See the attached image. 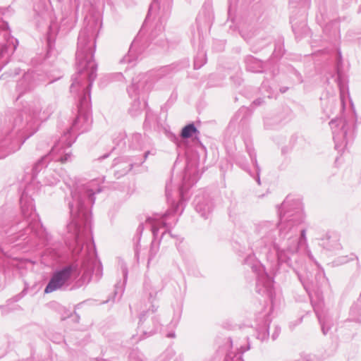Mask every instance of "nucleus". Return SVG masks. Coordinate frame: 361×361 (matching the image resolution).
Wrapping results in <instances>:
<instances>
[{
  "instance_id": "1",
  "label": "nucleus",
  "mask_w": 361,
  "mask_h": 361,
  "mask_svg": "<svg viewBox=\"0 0 361 361\" xmlns=\"http://www.w3.org/2000/svg\"><path fill=\"white\" fill-rule=\"evenodd\" d=\"M278 212V222L261 221L255 224L254 231L259 237L255 249L264 254L273 250L279 266L293 269L301 264L303 255L314 260L309 249L306 229L300 228L305 219L301 201L288 196Z\"/></svg>"
},
{
  "instance_id": "2",
  "label": "nucleus",
  "mask_w": 361,
  "mask_h": 361,
  "mask_svg": "<svg viewBox=\"0 0 361 361\" xmlns=\"http://www.w3.org/2000/svg\"><path fill=\"white\" fill-rule=\"evenodd\" d=\"M85 26L80 30L78 39L75 54L77 73L72 78L71 92L78 95L80 109L72 126L67 132L75 137L78 132L82 133L90 130L92 118L82 109L87 106L90 99V89L97 77V64L93 59L95 49V37L101 28L102 19L99 11H88L85 17Z\"/></svg>"
},
{
  "instance_id": "3",
  "label": "nucleus",
  "mask_w": 361,
  "mask_h": 361,
  "mask_svg": "<svg viewBox=\"0 0 361 361\" xmlns=\"http://www.w3.org/2000/svg\"><path fill=\"white\" fill-rule=\"evenodd\" d=\"M104 178L93 179L87 183H76L71 188V195L66 198L71 220L67 225L66 243L75 254L80 255L85 245L90 249L91 238L90 207L94 203V195L100 192Z\"/></svg>"
},
{
  "instance_id": "4",
  "label": "nucleus",
  "mask_w": 361,
  "mask_h": 361,
  "mask_svg": "<svg viewBox=\"0 0 361 361\" xmlns=\"http://www.w3.org/2000/svg\"><path fill=\"white\" fill-rule=\"evenodd\" d=\"M55 106L39 99L30 102L15 118L12 128L0 129V158L18 150L25 141L38 130L39 123L46 121L54 112Z\"/></svg>"
},
{
  "instance_id": "5",
  "label": "nucleus",
  "mask_w": 361,
  "mask_h": 361,
  "mask_svg": "<svg viewBox=\"0 0 361 361\" xmlns=\"http://www.w3.org/2000/svg\"><path fill=\"white\" fill-rule=\"evenodd\" d=\"M196 169H192L188 165L185 169V175L183 179V184L179 187L176 193L180 200L176 202L173 198V185L169 183L166 185V197L168 203L170 204V209L164 214H155L152 216L147 217L145 224H141L137 228V233L141 235L144 228H149L155 240L158 235V232L161 228H165L161 234V238L168 232L171 235L170 229L174 226L178 221L175 214L182 213V207L184 198V192L190 186L194 185L198 180V175L195 173Z\"/></svg>"
},
{
  "instance_id": "6",
  "label": "nucleus",
  "mask_w": 361,
  "mask_h": 361,
  "mask_svg": "<svg viewBox=\"0 0 361 361\" xmlns=\"http://www.w3.org/2000/svg\"><path fill=\"white\" fill-rule=\"evenodd\" d=\"M27 187L23 192L20 200L21 213L23 220L16 222L12 225L8 231L5 232L9 235L18 234L17 238L25 240L27 238L37 237L39 238L44 236V229L40 224L38 215L35 213L33 200L27 195Z\"/></svg>"
},
{
  "instance_id": "7",
  "label": "nucleus",
  "mask_w": 361,
  "mask_h": 361,
  "mask_svg": "<svg viewBox=\"0 0 361 361\" xmlns=\"http://www.w3.org/2000/svg\"><path fill=\"white\" fill-rule=\"evenodd\" d=\"M171 0H154L151 4L143 26L151 19L157 18L158 23L151 32V41L154 44L164 47L166 44L164 31V21L168 18L171 11Z\"/></svg>"
},
{
  "instance_id": "8",
  "label": "nucleus",
  "mask_w": 361,
  "mask_h": 361,
  "mask_svg": "<svg viewBox=\"0 0 361 361\" xmlns=\"http://www.w3.org/2000/svg\"><path fill=\"white\" fill-rule=\"evenodd\" d=\"M145 290L149 293L151 305L147 311H144L140 316L137 332L145 337L154 334L159 329L160 324L157 316L154 313L157 310L158 305L153 303L154 300L160 288H157L152 283H145Z\"/></svg>"
},
{
  "instance_id": "9",
  "label": "nucleus",
  "mask_w": 361,
  "mask_h": 361,
  "mask_svg": "<svg viewBox=\"0 0 361 361\" xmlns=\"http://www.w3.org/2000/svg\"><path fill=\"white\" fill-rule=\"evenodd\" d=\"M75 137L70 136V133H65L54 144L49 153L42 157L33 166L34 175H37L44 166H47V160L51 159L54 161L63 164L71 160V150L70 147L75 142Z\"/></svg>"
},
{
  "instance_id": "10",
  "label": "nucleus",
  "mask_w": 361,
  "mask_h": 361,
  "mask_svg": "<svg viewBox=\"0 0 361 361\" xmlns=\"http://www.w3.org/2000/svg\"><path fill=\"white\" fill-rule=\"evenodd\" d=\"M336 149H344L355 137V125L353 118H340L329 122Z\"/></svg>"
},
{
  "instance_id": "11",
  "label": "nucleus",
  "mask_w": 361,
  "mask_h": 361,
  "mask_svg": "<svg viewBox=\"0 0 361 361\" xmlns=\"http://www.w3.org/2000/svg\"><path fill=\"white\" fill-rule=\"evenodd\" d=\"M153 81L152 72L140 73L133 78L131 86L127 89L129 96L131 98L135 97L129 109V113L132 116H136L141 113L142 104L137 96L140 92H147L151 88Z\"/></svg>"
},
{
  "instance_id": "12",
  "label": "nucleus",
  "mask_w": 361,
  "mask_h": 361,
  "mask_svg": "<svg viewBox=\"0 0 361 361\" xmlns=\"http://www.w3.org/2000/svg\"><path fill=\"white\" fill-rule=\"evenodd\" d=\"M245 263L250 264L252 271L257 275V292L262 295L267 296L273 302L274 286L272 278L267 274L264 267L259 262L255 261L253 255H249L245 259Z\"/></svg>"
},
{
  "instance_id": "13",
  "label": "nucleus",
  "mask_w": 361,
  "mask_h": 361,
  "mask_svg": "<svg viewBox=\"0 0 361 361\" xmlns=\"http://www.w3.org/2000/svg\"><path fill=\"white\" fill-rule=\"evenodd\" d=\"M76 271L77 266L72 264L54 272L44 289V293H50L68 285L72 275Z\"/></svg>"
},
{
  "instance_id": "14",
  "label": "nucleus",
  "mask_w": 361,
  "mask_h": 361,
  "mask_svg": "<svg viewBox=\"0 0 361 361\" xmlns=\"http://www.w3.org/2000/svg\"><path fill=\"white\" fill-rule=\"evenodd\" d=\"M47 82V75L42 73L28 71L25 73L16 85V91L18 92V99L23 94L30 91L35 87Z\"/></svg>"
},
{
  "instance_id": "15",
  "label": "nucleus",
  "mask_w": 361,
  "mask_h": 361,
  "mask_svg": "<svg viewBox=\"0 0 361 361\" xmlns=\"http://www.w3.org/2000/svg\"><path fill=\"white\" fill-rule=\"evenodd\" d=\"M128 146L133 151H144L142 159L137 163L142 164L148 157L149 155H155L156 150L151 147L149 138L145 135L140 133H133L128 139Z\"/></svg>"
},
{
  "instance_id": "16",
  "label": "nucleus",
  "mask_w": 361,
  "mask_h": 361,
  "mask_svg": "<svg viewBox=\"0 0 361 361\" xmlns=\"http://www.w3.org/2000/svg\"><path fill=\"white\" fill-rule=\"evenodd\" d=\"M313 307L321 325L322 333L324 335H326L334 326L337 317H334L329 310L321 309L319 304L313 305Z\"/></svg>"
},
{
  "instance_id": "17",
  "label": "nucleus",
  "mask_w": 361,
  "mask_h": 361,
  "mask_svg": "<svg viewBox=\"0 0 361 361\" xmlns=\"http://www.w3.org/2000/svg\"><path fill=\"white\" fill-rule=\"evenodd\" d=\"M194 207L197 213L204 219H208L211 214L214 204L209 196L204 193L198 194L193 201Z\"/></svg>"
},
{
  "instance_id": "18",
  "label": "nucleus",
  "mask_w": 361,
  "mask_h": 361,
  "mask_svg": "<svg viewBox=\"0 0 361 361\" xmlns=\"http://www.w3.org/2000/svg\"><path fill=\"white\" fill-rule=\"evenodd\" d=\"M319 245L328 252H335L341 249L338 235L331 232H327L323 237L318 239Z\"/></svg>"
},
{
  "instance_id": "19",
  "label": "nucleus",
  "mask_w": 361,
  "mask_h": 361,
  "mask_svg": "<svg viewBox=\"0 0 361 361\" xmlns=\"http://www.w3.org/2000/svg\"><path fill=\"white\" fill-rule=\"evenodd\" d=\"M140 44V36L138 35L132 42L128 54L121 59L120 63L121 64L128 63L130 64V66H133L135 65V61L138 59V51L140 52V50L141 49Z\"/></svg>"
},
{
  "instance_id": "20",
  "label": "nucleus",
  "mask_w": 361,
  "mask_h": 361,
  "mask_svg": "<svg viewBox=\"0 0 361 361\" xmlns=\"http://www.w3.org/2000/svg\"><path fill=\"white\" fill-rule=\"evenodd\" d=\"M245 64L247 71L254 73H260L266 70L269 63H263L257 59L249 56L245 59Z\"/></svg>"
},
{
  "instance_id": "21",
  "label": "nucleus",
  "mask_w": 361,
  "mask_h": 361,
  "mask_svg": "<svg viewBox=\"0 0 361 361\" xmlns=\"http://www.w3.org/2000/svg\"><path fill=\"white\" fill-rule=\"evenodd\" d=\"M348 322H354L357 325L361 324V293L357 300L351 306Z\"/></svg>"
},
{
  "instance_id": "22",
  "label": "nucleus",
  "mask_w": 361,
  "mask_h": 361,
  "mask_svg": "<svg viewBox=\"0 0 361 361\" xmlns=\"http://www.w3.org/2000/svg\"><path fill=\"white\" fill-rule=\"evenodd\" d=\"M121 159L116 160L114 164L116 167L115 173L118 178L125 175L132 169L133 164L128 161H121Z\"/></svg>"
},
{
  "instance_id": "23",
  "label": "nucleus",
  "mask_w": 361,
  "mask_h": 361,
  "mask_svg": "<svg viewBox=\"0 0 361 361\" xmlns=\"http://www.w3.org/2000/svg\"><path fill=\"white\" fill-rule=\"evenodd\" d=\"M235 348L238 352H228L226 356L225 361H243L242 355L244 352L250 349V345L244 348L242 345L238 346V345L236 344Z\"/></svg>"
},
{
  "instance_id": "24",
  "label": "nucleus",
  "mask_w": 361,
  "mask_h": 361,
  "mask_svg": "<svg viewBox=\"0 0 361 361\" xmlns=\"http://www.w3.org/2000/svg\"><path fill=\"white\" fill-rule=\"evenodd\" d=\"M157 125V116L155 114L150 111L146 112L145 120L144 122V128L150 129L155 128Z\"/></svg>"
},
{
  "instance_id": "25",
  "label": "nucleus",
  "mask_w": 361,
  "mask_h": 361,
  "mask_svg": "<svg viewBox=\"0 0 361 361\" xmlns=\"http://www.w3.org/2000/svg\"><path fill=\"white\" fill-rule=\"evenodd\" d=\"M200 132L197 129V128L195 126L194 123H189L186 125L185 127L183 128L180 136L185 139V138H190L193 135H197V134H199Z\"/></svg>"
},
{
  "instance_id": "26",
  "label": "nucleus",
  "mask_w": 361,
  "mask_h": 361,
  "mask_svg": "<svg viewBox=\"0 0 361 361\" xmlns=\"http://www.w3.org/2000/svg\"><path fill=\"white\" fill-rule=\"evenodd\" d=\"M336 82L338 87H339V90H340L341 102L342 105L344 106V100L345 98V87L341 82V74L338 70L337 71V76L336 78Z\"/></svg>"
},
{
  "instance_id": "27",
  "label": "nucleus",
  "mask_w": 361,
  "mask_h": 361,
  "mask_svg": "<svg viewBox=\"0 0 361 361\" xmlns=\"http://www.w3.org/2000/svg\"><path fill=\"white\" fill-rule=\"evenodd\" d=\"M247 152L250 157V159L253 164L255 165L257 175H256V180L259 185H260V178H259V172L260 169L257 164V159H256V154L255 153V151L253 149L247 147Z\"/></svg>"
},
{
  "instance_id": "28",
  "label": "nucleus",
  "mask_w": 361,
  "mask_h": 361,
  "mask_svg": "<svg viewBox=\"0 0 361 361\" xmlns=\"http://www.w3.org/2000/svg\"><path fill=\"white\" fill-rule=\"evenodd\" d=\"M60 176L58 173L52 174L50 169L46 171L45 182L49 185H56L59 181Z\"/></svg>"
},
{
  "instance_id": "29",
  "label": "nucleus",
  "mask_w": 361,
  "mask_h": 361,
  "mask_svg": "<svg viewBox=\"0 0 361 361\" xmlns=\"http://www.w3.org/2000/svg\"><path fill=\"white\" fill-rule=\"evenodd\" d=\"M258 40V39H255L254 40L252 41V49L254 51H258L259 50H260L262 48H263L264 47H265L267 44H268L269 42H270V39L269 38H264L263 39L262 43H260V44H258L257 43V41Z\"/></svg>"
},
{
  "instance_id": "30",
  "label": "nucleus",
  "mask_w": 361,
  "mask_h": 361,
  "mask_svg": "<svg viewBox=\"0 0 361 361\" xmlns=\"http://www.w3.org/2000/svg\"><path fill=\"white\" fill-rule=\"evenodd\" d=\"M206 63V56L204 53L199 54L194 60V68L199 69Z\"/></svg>"
},
{
  "instance_id": "31",
  "label": "nucleus",
  "mask_w": 361,
  "mask_h": 361,
  "mask_svg": "<svg viewBox=\"0 0 361 361\" xmlns=\"http://www.w3.org/2000/svg\"><path fill=\"white\" fill-rule=\"evenodd\" d=\"M186 66H188L187 63H185L184 65L180 67L178 65L172 64L171 66L164 67L161 70V72L164 73L165 74H169L172 72L179 71L180 69Z\"/></svg>"
},
{
  "instance_id": "32",
  "label": "nucleus",
  "mask_w": 361,
  "mask_h": 361,
  "mask_svg": "<svg viewBox=\"0 0 361 361\" xmlns=\"http://www.w3.org/2000/svg\"><path fill=\"white\" fill-rule=\"evenodd\" d=\"M159 243H156L154 240L151 244L149 260H151L157 255L159 250Z\"/></svg>"
},
{
  "instance_id": "33",
  "label": "nucleus",
  "mask_w": 361,
  "mask_h": 361,
  "mask_svg": "<svg viewBox=\"0 0 361 361\" xmlns=\"http://www.w3.org/2000/svg\"><path fill=\"white\" fill-rule=\"evenodd\" d=\"M128 361H143L142 355L137 351H133L129 355Z\"/></svg>"
},
{
  "instance_id": "34",
  "label": "nucleus",
  "mask_w": 361,
  "mask_h": 361,
  "mask_svg": "<svg viewBox=\"0 0 361 361\" xmlns=\"http://www.w3.org/2000/svg\"><path fill=\"white\" fill-rule=\"evenodd\" d=\"M268 335V331L267 327L265 326L262 330L258 332L257 334V338L263 341L267 337Z\"/></svg>"
},
{
  "instance_id": "35",
  "label": "nucleus",
  "mask_w": 361,
  "mask_h": 361,
  "mask_svg": "<svg viewBox=\"0 0 361 361\" xmlns=\"http://www.w3.org/2000/svg\"><path fill=\"white\" fill-rule=\"evenodd\" d=\"M70 6L74 8L75 11L78 12L80 6V0H67Z\"/></svg>"
},
{
  "instance_id": "36",
  "label": "nucleus",
  "mask_w": 361,
  "mask_h": 361,
  "mask_svg": "<svg viewBox=\"0 0 361 361\" xmlns=\"http://www.w3.org/2000/svg\"><path fill=\"white\" fill-rule=\"evenodd\" d=\"M280 331H281L280 328H279V327H277V326H276V327L275 328V331H274V332L273 333V334H272V336H271V337H272V339H273V340H276V339L277 338L278 336H279V334H280Z\"/></svg>"
},
{
  "instance_id": "37",
  "label": "nucleus",
  "mask_w": 361,
  "mask_h": 361,
  "mask_svg": "<svg viewBox=\"0 0 361 361\" xmlns=\"http://www.w3.org/2000/svg\"><path fill=\"white\" fill-rule=\"evenodd\" d=\"M290 3H292V4L300 1V0H290ZM301 1H302V4L304 5L308 6L310 4V0H301Z\"/></svg>"
},
{
  "instance_id": "38",
  "label": "nucleus",
  "mask_w": 361,
  "mask_h": 361,
  "mask_svg": "<svg viewBox=\"0 0 361 361\" xmlns=\"http://www.w3.org/2000/svg\"><path fill=\"white\" fill-rule=\"evenodd\" d=\"M317 277H319L322 280V282H321L322 283L326 282V279L325 278V276H324L323 274L319 273L318 275L317 276Z\"/></svg>"
},
{
  "instance_id": "39",
  "label": "nucleus",
  "mask_w": 361,
  "mask_h": 361,
  "mask_svg": "<svg viewBox=\"0 0 361 361\" xmlns=\"http://www.w3.org/2000/svg\"><path fill=\"white\" fill-rule=\"evenodd\" d=\"M89 5H90V2L89 1H84V3H83L84 7L89 6Z\"/></svg>"
},
{
  "instance_id": "40",
  "label": "nucleus",
  "mask_w": 361,
  "mask_h": 361,
  "mask_svg": "<svg viewBox=\"0 0 361 361\" xmlns=\"http://www.w3.org/2000/svg\"><path fill=\"white\" fill-rule=\"evenodd\" d=\"M167 336H168L169 338H173V337H175V334H174V333H170V334H169L167 335Z\"/></svg>"
},
{
  "instance_id": "41",
  "label": "nucleus",
  "mask_w": 361,
  "mask_h": 361,
  "mask_svg": "<svg viewBox=\"0 0 361 361\" xmlns=\"http://www.w3.org/2000/svg\"><path fill=\"white\" fill-rule=\"evenodd\" d=\"M241 167H242L244 170L247 171V166H245V165H241Z\"/></svg>"
},
{
  "instance_id": "42",
  "label": "nucleus",
  "mask_w": 361,
  "mask_h": 361,
  "mask_svg": "<svg viewBox=\"0 0 361 361\" xmlns=\"http://www.w3.org/2000/svg\"><path fill=\"white\" fill-rule=\"evenodd\" d=\"M274 54H275V55L278 56L276 48V49H275V50H274Z\"/></svg>"
},
{
  "instance_id": "43",
  "label": "nucleus",
  "mask_w": 361,
  "mask_h": 361,
  "mask_svg": "<svg viewBox=\"0 0 361 361\" xmlns=\"http://www.w3.org/2000/svg\"><path fill=\"white\" fill-rule=\"evenodd\" d=\"M267 258L269 259H271V260L274 259V257H269V256H267Z\"/></svg>"
},
{
  "instance_id": "44",
  "label": "nucleus",
  "mask_w": 361,
  "mask_h": 361,
  "mask_svg": "<svg viewBox=\"0 0 361 361\" xmlns=\"http://www.w3.org/2000/svg\"><path fill=\"white\" fill-rule=\"evenodd\" d=\"M123 274H124V277L126 278V275H127V273H126V270H124V271H123Z\"/></svg>"
},
{
  "instance_id": "45",
  "label": "nucleus",
  "mask_w": 361,
  "mask_h": 361,
  "mask_svg": "<svg viewBox=\"0 0 361 361\" xmlns=\"http://www.w3.org/2000/svg\"><path fill=\"white\" fill-rule=\"evenodd\" d=\"M247 171L250 174V176H252V174L251 173V172L250 171L247 170Z\"/></svg>"
},
{
  "instance_id": "46",
  "label": "nucleus",
  "mask_w": 361,
  "mask_h": 361,
  "mask_svg": "<svg viewBox=\"0 0 361 361\" xmlns=\"http://www.w3.org/2000/svg\"><path fill=\"white\" fill-rule=\"evenodd\" d=\"M247 171L250 174V176H252V174L251 173V172L250 171L247 170Z\"/></svg>"
},
{
  "instance_id": "47",
  "label": "nucleus",
  "mask_w": 361,
  "mask_h": 361,
  "mask_svg": "<svg viewBox=\"0 0 361 361\" xmlns=\"http://www.w3.org/2000/svg\"><path fill=\"white\" fill-rule=\"evenodd\" d=\"M247 171L250 174V176H252V174L251 173V172L250 171L247 170Z\"/></svg>"
},
{
  "instance_id": "48",
  "label": "nucleus",
  "mask_w": 361,
  "mask_h": 361,
  "mask_svg": "<svg viewBox=\"0 0 361 361\" xmlns=\"http://www.w3.org/2000/svg\"><path fill=\"white\" fill-rule=\"evenodd\" d=\"M247 171L250 174V176H252V174L251 173V172L250 171L247 170Z\"/></svg>"
},
{
  "instance_id": "49",
  "label": "nucleus",
  "mask_w": 361,
  "mask_h": 361,
  "mask_svg": "<svg viewBox=\"0 0 361 361\" xmlns=\"http://www.w3.org/2000/svg\"><path fill=\"white\" fill-rule=\"evenodd\" d=\"M247 171L250 174V176H252V174L251 173V172L250 171L247 170Z\"/></svg>"
},
{
  "instance_id": "50",
  "label": "nucleus",
  "mask_w": 361,
  "mask_h": 361,
  "mask_svg": "<svg viewBox=\"0 0 361 361\" xmlns=\"http://www.w3.org/2000/svg\"><path fill=\"white\" fill-rule=\"evenodd\" d=\"M228 16H229V18L231 17V9L229 8V11H228Z\"/></svg>"
},
{
  "instance_id": "51",
  "label": "nucleus",
  "mask_w": 361,
  "mask_h": 361,
  "mask_svg": "<svg viewBox=\"0 0 361 361\" xmlns=\"http://www.w3.org/2000/svg\"><path fill=\"white\" fill-rule=\"evenodd\" d=\"M4 50V47L2 48L1 54H3Z\"/></svg>"
},
{
  "instance_id": "52",
  "label": "nucleus",
  "mask_w": 361,
  "mask_h": 361,
  "mask_svg": "<svg viewBox=\"0 0 361 361\" xmlns=\"http://www.w3.org/2000/svg\"><path fill=\"white\" fill-rule=\"evenodd\" d=\"M230 343H231V347L233 348V342L231 340L230 341Z\"/></svg>"
},
{
  "instance_id": "53",
  "label": "nucleus",
  "mask_w": 361,
  "mask_h": 361,
  "mask_svg": "<svg viewBox=\"0 0 361 361\" xmlns=\"http://www.w3.org/2000/svg\"><path fill=\"white\" fill-rule=\"evenodd\" d=\"M293 30L294 32H295V28L294 27H293Z\"/></svg>"
},
{
  "instance_id": "54",
  "label": "nucleus",
  "mask_w": 361,
  "mask_h": 361,
  "mask_svg": "<svg viewBox=\"0 0 361 361\" xmlns=\"http://www.w3.org/2000/svg\"><path fill=\"white\" fill-rule=\"evenodd\" d=\"M307 361H310V360H309V359H307Z\"/></svg>"
}]
</instances>
